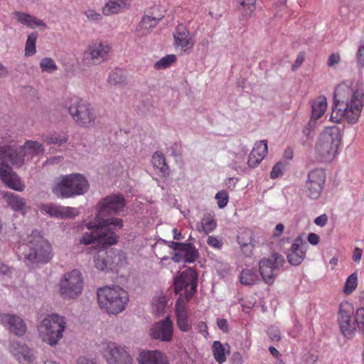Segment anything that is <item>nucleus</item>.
Masks as SVG:
<instances>
[{"mask_svg": "<svg viewBox=\"0 0 364 364\" xmlns=\"http://www.w3.org/2000/svg\"><path fill=\"white\" fill-rule=\"evenodd\" d=\"M4 198H6L9 205L14 210L23 211L27 207L23 199L13 193H5Z\"/></svg>", "mask_w": 364, "mask_h": 364, "instance_id": "32", "label": "nucleus"}, {"mask_svg": "<svg viewBox=\"0 0 364 364\" xmlns=\"http://www.w3.org/2000/svg\"><path fill=\"white\" fill-rule=\"evenodd\" d=\"M318 360V357L316 355L312 354H308L305 355V363L306 364H314Z\"/></svg>", "mask_w": 364, "mask_h": 364, "instance_id": "63", "label": "nucleus"}, {"mask_svg": "<svg viewBox=\"0 0 364 364\" xmlns=\"http://www.w3.org/2000/svg\"><path fill=\"white\" fill-rule=\"evenodd\" d=\"M124 206L125 200L121 194L112 195L102 198L98 203V213L96 216V219L99 220V222L96 225H94L93 223H89L87 228L95 230L103 220L109 219H103L102 218L105 215L118 213L124 209ZM112 218H111L110 219Z\"/></svg>", "mask_w": 364, "mask_h": 364, "instance_id": "11", "label": "nucleus"}, {"mask_svg": "<svg viewBox=\"0 0 364 364\" xmlns=\"http://www.w3.org/2000/svg\"><path fill=\"white\" fill-rule=\"evenodd\" d=\"M252 150H256L257 155L262 161L267 154V141L262 140L257 142Z\"/></svg>", "mask_w": 364, "mask_h": 364, "instance_id": "43", "label": "nucleus"}, {"mask_svg": "<svg viewBox=\"0 0 364 364\" xmlns=\"http://www.w3.org/2000/svg\"><path fill=\"white\" fill-rule=\"evenodd\" d=\"M362 250L359 247H355L353 251V259L355 262H360L361 257H362Z\"/></svg>", "mask_w": 364, "mask_h": 364, "instance_id": "60", "label": "nucleus"}, {"mask_svg": "<svg viewBox=\"0 0 364 364\" xmlns=\"http://www.w3.org/2000/svg\"><path fill=\"white\" fill-rule=\"evenodd\" d=\"M39 67L41 73H53L58 70V66L55 60L50 58L46 57L42 58L39 63Z\"/></svg>", "mask_w": 364, "mask_h": 364, "instance_id": "39", "label": "nucleus"}, {"mask_svg": "<svg viewBox=\"0 0 364 364\" xmlns=\"http://www.w3.org/2000/svg\"><path fill=\"white\" fill-rule=\"evenodd\" d=\"M89 188L85 178L80 174L62 176L55 181L53 193L58 198H68L84 194Z\"/></svg>", "mask_w": 364, "mask_h": 364, "instance_id": "6", "label": "nucleus"}, {"mask_svg": "<svg viewBox=\"0 0 364 364\" xmlns=\"http://www.w3.org/2000/svg\"><path fill=\"white\" fill-rule=\"evenodd\" d=\"M308 241L313 245H316L319 242V237L316 233H310L308 235Z\"/></svg>", "mask_w": 364, "mask_h": 364, "instance_id": "59", "label": "nucleus"}, {"mask_svg": "<svg viewBox=\"0 0 364 364\" xmlns=\"http://www.w3.org/2000/svg\"><path fill=\"white\" fill-rule=\"evenodd\" d=\"M327 108V99L324 96H318L312 102L311 118L316 120L322 117Z\"/></svg>", "mask_w": 364, "mask_h": 364, "instance_id": "29", "label": "nucleus"}, {"mask_svg": "<svg viewBox=\"0 0 364 364\" xmlns=\"http://www.w3.org/2000/svg\"><path fill=\"white\" fill-rule=\"evenodd\" d=\"M0 323L8 326L9 331L17 336H23L26 331V325L23 319L15 315L0 314Z\"/></svg>", "mask_w": 364, "mask_h": 364, "instance_id": "19", "label": "nucleus"}, {"mask_svg": "<svg viewBox=\"0 0 364 364\" xmlns=\"http://www.w3.org/2000/svg\"><path fill=\"white\" fill-rule=\"evenodd\" d=\"M341 141L339 129L336 127L325 129L320 134L316 145V151L320 159L331 161L335 157Z\"/></svg>", "mask_w": 364, "mask_h": 364, "instance_id": "9", "label": "nucleus"}, {"mask_svg": "<svg viewBox=\"0 0 364 364\" xmlns=\"http://www.w3.org/2000/svg\"><path fill=\"white\" fill-rule=\"evenodd\" d=\"M207 243L209 246L217 249H220L223 247L222 240L215 235L209 236L207 240Z\"/></svg>", "mask_w": 364, "mask_h": 364, "instance_id": "50", "label": "nucleus"}, {"mask_svg": "<svg viewBox=\"0 0 364 364\" xmlns=\"http://www.w3.org/2000/svg\"><path fill=\"white\" fill-rule=\"evenodd\" d=\"M240 282L245 285H253L259 281L257 273L250 269H245L240 276Z\"/></svg>", "mask_w": 364, "mask_h": 364, "instance_id": "35", "label": "nucleus"}, {"mask_svg": "<svg viewBox=\"0 0 364 364\" xmlns=\"http://www.w3.org/2000/svg\"><path fill=\"white\" fill-rule=\"evenodd\" d=\"M362 90L353 91L348 87H338L334 92V102L331 120L340 123L343 119L350 124H355L359 119L363 108Z\"/></svg>", "mask_w": 364, "mask_h": 364, "instance_id": "3", "label": "nucleus"}, {"mask_svg": "<svg viewBox=\"0 0 364 364\" xmlns=\"http://www.w3.org/2000/svg\"><path fill=\"white\" fill-rule=\"evenodd\" d=\"M176 323L178 328L182 332H188L191 329V323L188 320V316L176 317Z\"/></svg>", "mask_w": 364, "mask_h": 364, "instance_id": "45", "label": "nucleus"}, {"mask_svg": "<svg viewBox=\"0 0 364 364\" xmlns=\"http://www.w3.org/2000/svg\"><path fill=\"white\" fill-rule=\"evenodd\" d=\"M226 348L228 349V352H229L230 346L228 343H225L223 346L218 341H215L213 343L212 350H213V357H214L215 360L219 364H222L226 360V357H225Z\"/></svg>", "mask_w": 364, "mask_h": 364, "instance_id": "31", "label": "nucleus"}, {"mask_svg": "<svg viewBox=\"0 0 364 364\" xmlns=\"http://www.w3.org/2000/svg\"><path fill=\"white\" fill-rule=\"evenodd\" d=\"M150 335L154 339L159 338V325L156 323L150 330Z\"/></svg>", "mask_w": 364, "mask_h": 364, "instance_id": "57", "label": "nucleus"}, {"mask_svg": "<svg viewBox=\"0 0 364 364\" xmlns=\"http://www.w3.org/2000/svg\"><path fill=\"white\" fill-rule=\"evenodd\" d=\"M232 360L233 364H242L243 358L240 353L235 352L232 356Z\"/></svg>", "mask_w": 364, "mask_h": 364, "instance_id": "58", "label": "nucleus"}, {"mask_svg": "<svg viewBox=\"0 0 364 364\" xmlns=\"http://www.w3.org/2000/svg\"><path fill=\"white\" fill-rule=\"evenodd\" d=\"M65 106L74 121L82 127H90L94 125L96 114L92 106L86 100L76 96L68 97Z\"/></svg>", "mask_w": 364, "mask_h": 364, "instance_id": "8", "label": "nucleus"}, {"mask_svg": "<svg viewBox=\"0 0 364 364\" xmlns=\"http://www.w3.org/2000/svg\"><path fill=\"white\" fill-rule=\"evenodd\" d=\"M354 309L348 301L341 303L338 310V324L341 333L347 338L353 337L356 331V318L353 319Z\"/></svg>", "mask_w": 364, "mask_h": 364, "instance_id": "14", "label": "nucleus"}, {"mask_svg": "<svg viewBox=\"0 0 364 364\" xmlns=\"http://www.w3.org/2000/svg\"><path fill=\"white\" fill-rule=\"evenodd\" d=\"M130 4V0H108L102 7V12L107 16L118 14L129 9Z\"/></svg>", "mask_w": 364, "mask_h": 364, "instance_id": "26", "label": "nucleus"}, {"mask_svg": "<svg viewBox=\"0 0 364 364\" xmlns=\"http://www.w3.org/2000/svg\"><path fill=\"white\" fill-rule=\"evenodd\" d=\"M284 264V257L277 252H274L270 257L260 259L259 271L262 280L269 285L272 284L278 275L279 270Z\"/></svg>", "mask_w": 364, "mask_h": 364, "instance_id": "12", "label": "nucleus"}, {"mask_svg": "<svg viewBox=\"0 0 364 364\" xmlns=\"http://www.w3.org/2000/svg\"><path fill=\"white\" fill-rule=\"evenodd\" d=\"M174 292L178 294L184 290L187 298H192L196 292L198 286V274L193 269L183 271L173 278Z\"/></svg>", "mask_w": 364, "mask_h": 364, "instance_id": "13", "label": "nucleus"}, {"mask_svg": "<svg viewBox=\"0 0 364 364\" xmlns=\"http://www.w3.org/2000/svg\"><path fill=\"white\" fill-rule=\"evenodd\" d=\"M38 38V34L36 32H33L28 36L27 40L25 44L24 55L26 57L33 56L36 53V41Z\"/></svg>", "mask_w": 364, "mask_h": 364, "instance_id": "36", "label": "nucleus"}, {"mask_svg": "<svg viewBox=\"0 0 364 364\" xmlns=\"http://www.w3.org/2000/svg\"><path fill=\"white\" fill-rule=\"evenodd\" d=\"M173 45L176 48H180L183 52H190L194 46V41L189 31L183 24H178L173 33Z\"/></svg>", "mask_w": 364, "mask_h": 364, "instance_id": "18", "label": "nucleus"}, {"mask_svg": "<svg viewBox=\"0 0 364 364\" xmlns=\"http://www.w3.org/2000/svg\"><path fill=\"white\" fill-rule=\"evenodd\" d=\"M10 352L21 363H29L33 360V354L31 349L19 341H13L10 344Z\"/></svg>", "mask_w": 364, "mask_h": 364, "instance_id": "23", "label": "nucleus"}, {"mask_svg": "<svg viewBox=\"0 0 364 364\" xmlns=\"http://www.w3.org/2000/svg\"><path fill=\"white\" fill-rule=\"evenodd\" d=\"M282 175V164H275L271 171L270 176L272 178H277Z\"/></svg>", "mask_w": 364, "mask_h": 364, "instance_id": "52", "label": "nucleus"}, {"mask_svg": "<svg viewBox=\"0 0 364 364\" xmlns=\"http://www.w3.org/2000/svg\"><path fill=\"white\" fill-rule=\"evenodd\" d=\"M325 180L326 174L321 168L314 169L308 173L306 188L309 197L316 199L320 196Z\"/></svg>", "mask_w": 364, "mask_h": 364, "instance_id": "17", "label": "nucleus"}, {"mask_svg": "<svg viewBox=\"0 0 364 364\" xmlns=\"http://www.w3.org/2000/svg\"><path fill=\"white\" fill-rule=\"evenodd\" d=\"M304 60V56L303 54H299L296 59L295 63L292 65V69L294 70L301 66Z\"/></svg>", "mask_w": 364, "mask_h": 364, "instance_id": "61", "label": "nucleus"}, {"mask_svg": "<svg viewBox=\"0 0 364 364\" xmlns=\"http://www.w3.org/2000/svg\"><path fill=\"white\" fill-rule=\"evenodd\" d=\"M29 253L25 255V262L28 266L45 264L53 257L52 247L38 230H33L27 237Z\"/></svg>", "mask_w": 364, "mask_h": 364, "instance_id": "5", "label": "nucleus"}, {"mask_svg": "<svg viewBox=\"0 0 364 364\" xmlns=\"http://www.w3.org/2000/svg\"><path fill=\"white\" fill-rule=\"evenodd\" d=\"M357 60L360 66L364 67V44L360 45L358 48Z\"/></svg>", "mask_w": 364, "mask_h": 364, "instance_id": "53", "label": "nucleus"}, {"mask_svg": "<svg viewBox=\"0 0 364 364\" xmlns=\"http://www.w3.org/2000/svg\"><path fill=\"white\" fill-rule=\"evenodd\" d=\"M237 238L242 253L247 257L250 256L255 247L252 230L247 228L240 229Z\"/></svg>", "mask_w": 364, "mask_h": 364, "instance_id": "24", "label": "nucleus"}, {"mask_svg": "<svg viewBox=\"0 0 364 364\" xmlns=\"http://www.w3.org/2000/svg\"><path fill=\"white\" fill-rule=\"evenodd\" d=\"M102 353L109 364H132L133 363V359L128 352L116 343H107Z\"/></svg>", "mask_w": 364, "mask_h": 364, "instance_id": "16", "label": "nucleus"}, {"mask_svg": "<svg viewBox=\"0 0 364 364\" xmlns=\"http://www.w3.org/2000/svg\"><path fill=\"white\" fill-rule=\"evenodd\" d=\"M173 323L169 316L161 321V341L171 342L173 336Z\"/></svg>", "mask_w": 364, "mask_h": 364, "instance_id": "30", "label": "nucleus"}, {"mask_svg": "<svg viewBox=\"0 0 364 364\" xmlns=\"http://www.w3.org/2000/svg\"><path fill=\"white\" fill-rule=\"evenodd\" d=\"M68 140V135L65 132H60L59 134H53L46 136L45 141L48 144H56L60 146L65 143Z\"/></svg>", "mask_w": 364, "mask_h": 364, "instance_id": "41", "label": "nucleus"}, {"mask_svg": "<svg viewBox=\"0 0 364 364\" xmlns=\"http://www.w3.org/2000/svg\"><path fill=\"white\" fill-rule=\"evenodd\" d=\"M341 61V55L338 53H331L328 58L327 65L330 68L338 64Z\"/></svg>", "mask_w": 364, "mask_h": 364, "instance_id": "51", "label": "nucleus"}, {"mask_svg": "<svg viewBox=\"0 0 364 364\" xmlns=\"http://www.w3.org/2000/svg\"><path fill=\"white\" fill-rule=\"evenodd\" d=\"M10 352L21 363H29L33 360V354L31 349L19 341H13L10 344Z\"/></svg>", "mask_w": 364, "mask_h": 364, "instance_id": "22", "label": "nucleus"}, {"mask_svg": "<svg viewBox=\"0 0 364 364\" xmlns=\"http://www.w3.org/2000/svg\"><path fill=\"white\" fill-rule=\"evenodd\" d=\"M111 51L112 47L108 42L95 41L87 46L84 58L93 65H100L108 60Z\"/></svg>", "mask_w": 364, "mask_h": 364, "instance_id": "15", "label": "nucleus"}, {"mask_svg": "<svg viewBox=\"0 0 364 364\" xmlns=\"http://www.w3.org/2000/svg\"><path fill=\"white\" fill-rule=\"evenodd\" d=\"M87 19L91 22L97 23L102 20V15L95 9H88L84 11Z\"/></svg>", "mask_w": 364, "mask_h": 364, "instance_id": "44", "label": "nucleus"}, {"mask_svg": "<svg viewBox=\"0 0 364 364\" xmlns=\"http://www.w3.org/2000/svg\"><path fill=\"white\" fill-rule=\"evenodd\" d=\"M358 277L356 273L351 274L346 279L343 291L346 294H350L357 287Z\"/></svg>", "mask_w": 364, "mask_h": 364, "instance_id": "42", "label": "nucleus"}, {"mask_svg": "<svg viewBox=\"0 0 364 364\" xmlns=\"http://www.w3.org/2000/svg\"><path fill=\"white\" fill-rule=\"evenodd\" d=\"M217 226L216 220L214 217L210 214H205L201 220V229L199 231H203L205 234H208L213 232Z\"/></svg>", "mask_w": 364, "mask_h": 364, "instance_id": "37", "label": "nucleus"}, {"mask_svg": "<svg viewBox=\"0 0 364 364\" xmlns=\"http://www.w3.org/2000/svg\"><path fill=\"white\" fill-rule=\"evenodd\" d=\"M153 312L155 315L159 314V297H156L152 304Z\"/></svg>", "mask_w": 364, "mask_h": 364, "instance_id": "64", "label": "nucleus"}, {"mask_svg": "<svg viewBox=\"0 0 364 364\" xmlns=\"http://www.w3.org/2000/svg\"><path fill=\"white\" fill-rule=\"evenodd\" d=\"M191 299L187 298L186 295L179 296L175 306L176 317L188 316V303Z\"/></svg>", "mask_w": 364, "mask_h": 364, "instance_id": "34", "label": "nucleus"}, {"mask_svg": "<svg viewBox=\"0 0 364 364\" xmlns=\"http://www.w3.org/2000/svg\"><path fill=\"white\" fill-rule=\"evenodd\" d=\"M198 332L202 334L204 337H207L208 336V326L205 322L200 321L198 324Z\"/></svg>", "mask_w": 364, "mask_h": 364, "instance_id": "55", "label": "nucleus"}, {"mask_svg": "<svg viewBox=\"0 0 364 364\" xmlns=\"http://www.w3.org/2000/svg\"><path fill=\"white\" fill-rule=\"evenodd\" d=\"M217 325L218 328L222 330L223 332H228V321L225 318H218L217 319Z\"/></svg>", "mask_w": 364, "mask_h": 364, "instance_id": "56", "label": "nucleus"}, {"mask_svg": "<svg viewBox=\"0 0 364 364\" xmlns=\"http://www.w3.org/2000/svg\"><path fill=\"white\" fill-rule=\"evenodd\" d=\"M41 210L51 217L58 218H72L77 214V211L73 208L62 207L52 203L42 205Z\"/></svg>", "mask_w": 364, "mask_h": 364, "instance_id": "20", "label": "nucleus"}, {"mask_svg": "<svg viewBox=\"0 0 364 364\" xmlns=\"http://www.w3.org/2000/svg\"><path fill=\"white\" fill-rule=\"evenodd\" d=\"M97 298L100 309L109 314L114 315L123 311L129 301L127 291L119 286H105L99 288Z\"/></svg>", "mask_w": 364, "mask_h": 364, "instance_id": "4", "label": "nucleus"}, {"mask_svg": "<svg viewBox=\"0 0 364 364\" xmlns=\"http://www.w3.org/2000/svg\"><path fill=\"white\" fill-rule=\"evenodd\" d=\"M13 16L18 23L26 26L30 28H35L37 26L46 28V24L42 20L21 11H14Z\"/></svg>", "mask_w": 364, "mask_h": 364, "instance_id": "27", "label": "nucleus"}, {"mask_svg": "<svg viewBox=\"0 0 364 364\" xmlns=\"http://www.w3.org/2000/svg\"><path fill=\"white\" fill-rule=\"evenodd\" d=\"M177 58L174 54H168L161 58V69L167 68L176 62Z\"/></svg>", "mask_w": 364, "mask_h": 364, "instance_id": "46", "label": "nucleus"}, {"mask_svg": "<svg viewBox=\"0 0 364 364\" xmlns=\"http://www.w3.org/2000/svg\"><path fill=\"white\" fill-rule=\"evenodd\" d=\"M158 23L159 19L154 16L150 11H148L136 27L135 33L139 37L147 36L153 31V28L156 27Z\"/></svg>", "mask_w": 364, "mask_h": 364, "instance_id": "21", "label": "nucleus"}, {"mask_svg": "<svg viewBox=\"0 0 364 364\" xmlns=\"http://www.w3.org/2000/svg\"><path fill=\"white\" fill-rule=\"evenodd\" d=\"M66 328L65 317L56 314L47 316L38 325V330L41 340L51 346L58 344L63 338Z\"/></svg>", "mask_w": 364, "mask_h": 364, "instance_id": "7", "label": "nucleus"}, {"mask_svg": "<svg viewBox=\"0 0 364 364\" xmlns=\"http://www.w3.org/2000/svg\"><path fill=\"white\" fill-rule=\"evenodd\" d=\"M215 198L218 200V205L220 208H225L228 202V196L225 191L218 192L215 195Z\"/></svg>", "mask_w": 364, "mask_h": 364, "instance_id": "47", "label": "nucleus"}, {"mask_svg": "<svg viewBox=\"0 0 364 364\" xmlns=\"http://www.w3.org/2000/svg\"><path fill=\"white\" fill-rule=\"evenodd\" d=\"M126 75L121 69H115L112 71L108 77V82L111 85H122L125 82Z\"/></svg>", "mask_w": 364, "mask_h": 364, "instance_id": "40", "label": "nucleus"}, {"mask_svg": "<svg viewBox=\"0 0 364 364\" xmlns=\"http://www.w3.org/2000/svg\"><path fill=\"white\" fill-rule=\"evenodd\" d=\"M238 2L247 9L246 14H251L255 9L256 0H238Z\"/></svg>", "mask_w": 364, "mask_h": 364, "instance_id": "49", "label": "nucleus"}, {"mask_svg": "<svg viewBox=\"0 0 364 364\" xmlns=\"http://www.w3.org/2000/svg\"><path fill=\"white\" fill-rule=\"evenodd\" d=\"M159 353L157 350L143 351L138 358L139 364H159Z\"/></svg>", "mask_w": 364, "mask_h": 364, "instance_id": "33", "label": "nucleus"}, {"mask_svg": "<svg viewBox=\"0 0 364 364\" xmlns=\"http://www.w3.org/2000/svg\"><path fill=\"white\" fill-rule=\"evenodd\" d=\"M122 228V220L119 218H112L103 220L95 230L91 232L83 234L80 242L82 244L90 245L97 242L102 247L94 257L95 267L105 271L110 269V257L109 252L104 250L107 246L117 243L118 236L115 232Z\"/></svg>", "mask_w": 364, "mask_h": 364, "instance_id": "2", "label": "nucleus"}, {"mask_svg": "<svg viewBox=\"0 0 364 364\" xmlns=\"http://www.w3.org/2000/svg\"><path fill=\"white\" fill-rule=\"evenodd\" d=\"M328 221V217L326 214L321 215L314 220V223L319 227H324Z\"/></svg>", "mask_w": 364, "mask_h": 364, "instance_id": "54", "label": "nucleus"}, {"mask_svg": "<svg viewBox=\"0 0 364 364\" xmlns=\"http://www.w3.org/2000/svg\"><path fill=\"white\" fill-rule=\"evenodd\" d=\"M198 257V250L191 243H184L181 253L177 252L174 255L176 262H180L183 257V261L188 263L195 262Z\"/></svg>", "mask_w": 364, "mask_h": 364, "instance_id": "28", "label": "nucleus"}, {"mask_svg": "<svg viewBox=\"0 0 364 364\" xmlns=\"http://www.w3.org/2000/svg\"><path fill=\"white\" fill-rule=\"evenodd\" d=\"M184 245V243L181 242H169V247H171L174 250H178L179 253H181V251Z\"/></svg>", "mask_w": 364, "mask_h": 364, "instance_id": "62", "label": "nucleus"}, {"mask_svg": "<svg viewBox=\"0 0 364 364\" xmlns=\"http://www.w3.org/2000/svg\"><path fill=\"white\" fill-rule=\"evenodd\" d=\"M59 294L64 299H74L82 291L83 277L80 271L73 269L64 274L59 282Z\"/></svg>", "mask_w": 364, "mask_h": 364, "instance_id": "10", "label": "nucleus"}, {"mask_svg": "<svg viewBox=\"0 0 364 364\" xmlns=\"http://www.w3.org/2000/svg\"><path fill=\"white\" fill-rule=\"evenodd\" d=\"M304 247L305 243L301 238L295 240L287 255L288 261L291 264L298 265L304 260L306 255Z\"/></svg>", "mask_w": 364, "mask_h": 364, "instance_id": "25", "label": "nucleus"}, {"mask_svg": "<svg viewBox=\"0 0 364 364\" xmlns=\"http://www.w3.org/2000/svg\"><path fill=\"white\" fill-rule=\"evenodd\" d=\"M110 257V269H114L118 266H122L126 263L127 257L122 251L110 250L109 252Z\"/></svg>", "mask_w": 364, "mask_h": 364, "instance_id": "38", "label": "nucleus"}, {"mask_svg": "<svg viewBox=\"0 0 364 364\" xmlns=\"http://www.w3.org/2000/svg\"><path fill=\"white\" fill-rule=\"evenodd\" d=\"M262 160L259 159V156L257 155L256 150H252L250 152L249 157H248V161L247 164L250 167L255 168L256 167Z\"/></svg>", "mask_w": 364, "mask_h": 364, "instance_id": "48", "label": "nucleus"}, {"mask_svg": "<svg viewBox=\"0 0 364 364\" xmlns=\"http://www.w3.org/2000/svg\"><path fill=\"white\" fill-rule=\"evenodd\" d=\"M43 151L44 149L41 144L31 140L26 141L23 146L19 147L11 145L0 146V178L9 188L23 191L25 188L24 183L6 161H10L16 167H21L26 159L39 155Z\"/></svg>", "mask_w": 364, "mask_h": 364, "instance_id": "1", "label": "nucleus"}]
</instances>
